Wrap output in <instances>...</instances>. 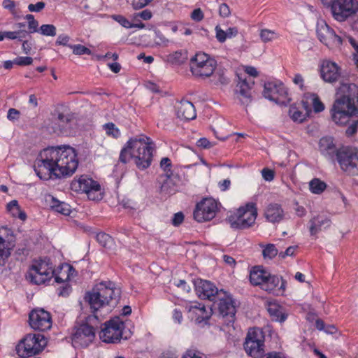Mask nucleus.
<instances>
[{"instance_id":"nucleus-50","label":"nucleus","mask_w":358,"mask_h":358,"mask_svg":"<svg viewBox=\"0 0 358 358\" xmlns=\"http://www.w3.org/2000/svg\"><path fill=\"white\" fill-rule=\"evenodd\" d=\"M113 18L125 28H132L133 25L127 19L122 15H113Z\"/></svg>"},{"instance_id":"nucleus-29","label":"nucleus","mask_w":358,"mask_h":358,"mask_svg":"<svg viewBox=\"0 0 358 358\" xmlns=\"http://www.w3.org/2000/svg\"><path fill=\"white\" fill-rule=\"evenodd\" d=\"M189 311L195 315V321L198 324L206 322L210 317L212 314V310L210 308L208 310L205 306L201 303L191 306Z\"/></svg>"},{"instance_id":"nucleus-4","label":"nucleus","mask_w":358,"mask_h":358,"mask_svg":"<svg viewBox=\"0 0 358 358\" xmlns=\"http://www.w3.org/2000/svg\"><path fill=\"white\" fill-rule=\"evenodd\" d=\"M319 148L321 153L332 159L336 155L341 169L351 176H358V150L355 148H343L337 150L333 138L323 137L320 140Z\"/></svg>"},{"instance_id":"nucleus-21","label":"nucleus","mask_w":358,"mask_h":358,"mask_svg":"<svg viewBox=\"0 0 358 358\" xmlns=\"http://www.w3.org/2000/svg\"><path fill=\"white\" fill-rule=\"evenodd\" d=\"M194 287L196 294L201 299H208L209 301H216L220 291L210 281L198 279L194 281Z\"/></svg>"},{"instance_id":"nucleus-1","label":"nucleus","mask_w":358,"mask_h":358,"mask_svg":"<svg viewBox=\"0 0 358 358\" xmlns=\"http://www.w3.org/2000/svg\"><path fill=\"white\" fill-rule=\"evenodd\" d=\"M78 166L74 148L69 145L49 147L39 153L34 162V171L41 180L71 176Z\"/></svg>"},{"instance_id":"nucleus-57","label":"nucleus","mask_w":358,"mask_h":358,"mask_svg":"<svg viewBox=\"0 0 358 358\" xmlns=\"http://www.w3.org/2000/svg\"><path fill=\"white\" fill-rule=\"evenodd\" d=\"M45 8V3L43 1H38L36 4H29L28 9L30 12H40Z\"/></svg>"},{"instance_id":"nucleus-46","label":"nucleus","mask_w":358,"mask_h":358,"mask_svg":"<svg viewBox=\"0 0 358 358\" xmlns=\"http://www.w3.org/2000/svg\"><path fill=\"white\" fill-rule=\"evenodd\" d=\"M25 18L28 20V27L29 33H34L38 31L37 27L38 26V22L34 19L33 15L28 14Z\"/></svg>"},{"instance_id":"nucleus-39","label":"nucleus","mask_w":358,"mask_h":358,"mask_svg":"<svg viewBox=\"0 0 358 358\" xmlns=\"http://www.w3.org/2000/svg\"><path fill=\"white\" fill-rule=\"evenodd\" d=\"M260 37L263 42L267 43L279 38V35L273 31L263 29L260 32Z\"/></svg>"},{"instance_id":"nucleus-54","label":"nucleus","mask_w":358,"mask_h":358,"mask_svg":"<svg viewBox=\"0 0 358 358\" xmlns=\"http://www.w3.org/2000/svg\"><path fill=\"white\" fill-rule=\"evenodd\" d=\"M204 15L201 8H196L191 13V18L196 22L201 21Z\"/></svg>"},{"instance_id":"nucleus-14","label":"nucleus","mask_w":358,"mask_h":358,"mask_svg":"<svg viewBox=\"0 0 358 358\" xmlns=\"http://www.w3.org/2000/svg\"><path fill=\"white\" fill-rule=\"evenodd\" d=\"M53 275L54 271L51 264L40 261L31 266L26 277L31 282L41 285L50 280Z\"/></svg>"},{"instance_id":"nucleus-48","label":"nucleus","mask_w":358,"mask_h":358,"mask_svg":"<svg viewBox=\"0 0 358 358\" xmlns=\"http://www.w3.org/2000/svg\"><path fill=\"white\" fill-rule=\"evenodd\" d=\"M14 62L18 66H28L32 64L33 59L30 57H18L14 59Z\"/></svg>"},{"instance_id":"nucleus-59","label":"nucleus","mask_w":358,"mask_h":358,"mask_svg":"<svg viewBox=\"0 0 358 358\" xmlns=\"http://www.w3.org/2000/svg\"><path fill=\"white\" fill-rule=\"evenodd\" d=\"M296 248L297 246L288 247L285 252H279V257L285 259L286 257L294 255Z\"/></svg>"},{"instance_id":"nucleus-52","label":"nucleus","mask_w":358,"mask_h":358,"mask_svg":"<svg viewBox=\"0 0 358 358\" xmlns=\"http://www.w3.org/2000/svg\"><path fill=\"white\" fill-rule=\"evenodd\" d=\"M153 0H134L132 6L134 9L138 10L148 5Z\"/></svg>"},{"instance_id":"nucleus-62","label":"nucleus","mask_w":358,"mask_h":358,"mask_svg":"<svg viewBox=\"0 0 358 358\" xmlns=\"http://www.w3.org/2000/svg\"><path fill=\"white\" fill-rule=\"evenodd\" d=\"M20 112L15 108H10L8 111L7 118L10 120H15L18 118Z\"/></svg>"},{"instance_id":"nucleus-8","label":"nucleus","mask_w":358,"mask_h":358,"mask_svg":"<svg viewBox=\"0 0 358 358\" xmlns=\"http://www.w3.org/2000/svg\"><path fill=\"white\" fill-rule=\"evenodd\" d=\"M73 191L78 193H85L90 200H101L102 194L100 185L87 176H80L75 178L71 184Z\"/></svg>"},{"instance_id":"nucleus-18","label":"nucleus","mask_w":358,"mask_h":358,"mask_svg":"<svg viewBox=\"0 0 358 358\" xmlns=\"http://www.w3.org/2000/svg\"><path fill=\"white\" fill-rule=\"evenodd\" d=\"M215 303H217V307L220 315L223 317H227L229 323L234 322L236 314L235 302L231 296L223 289L220 290L218 296Z\"/></svg>"},{"instance_id":"nucleus-56","label":"nucleus","mask_w":358,"mask_h":358,"mask_svg":"<svg viewBox=\"0 0 358 358\" xmlns=\"http://www.w3.org/2000/svg\"><path fill=\"white\" fill-rule=\"evenodd\" d=\"M178 352L174 349H168L165 351H164L159 358H178Z\"/></svg>"},{"instance_id":"nucleus-17","label":"nucleus","mask_w":358,"mask_h":358,"mask_svg":"<svg viewBox=\"0 0 358 358\" xmlns=\"http://www.w3.org/2000/svg\"><path fill=\"white\" fill-rule=\"evenodd\" d=\"M316 31L318 39L329 48H338L343 43L342 37L336 35L324 21L317 23Z\"/></svg>"},{"instance_id":"nucleus-9","label":"nucleus","mask_w":358,"mask_h":358,"mask_svg":"<svg viewBox=\"0 0 358 358\" xmlns=\"http://www.w3.org/2000/svg\"><path fill=\"white\" fill-rule=\"evenodd\" d=\"M47 345V341L42 334H28L17 345L16 351L18 355H27V357L34 355L41 352Z\"/></svg>"},{"instance_id":"nucleus-37","label":"nucleus","mask_w":358,"mask_h":358,"mask_svg":"<svg viewBox=\"0 0 358 358\" xmlns=\"http://www.w3.org/2000/svg\"><path fill=\"white\" fill-rule=\"evenodd\" d=\"M27 34L28 32L24 29H18L14 31H4V38H6L10 40L17 39L21 41Z\"/></svg>"},{"instance_id":"nucleus-16","label":"nucleus","mask_w":358,"mask_h":358,"mask_svg":"<svg viewBox=\"0 0 358 358\" xmlns=\"http://www.w3.org/2000/svg\"><path fill=\"white\" fill-rule=\"evenodd\" d=\"M15 236L8 227L0 228V266H4L15 247Z\"/></svg>"},{"instance_id":"nucleus-32","label":"nucleus","mask_w":358,"mask_h":358,"mask_svg":"<svg viewBox=\"0 0 358 358\" xmlns=\"http://www.w3.org/2000/svg\"><path fill=\"white\" fill-rule=\"evenodd\" d=\"M50 207L55 211L64 215H69L71 213V206L68 203L59 201L54 197H51Z\"/></svg>"},{"instance_id":"nucleus-41","label":"nucleus","mask_w":358,"mask_h":358,"mask_svg":"<svg viewBox=\"0 0 358 358\" xmlns=\"http://www.w3.org/2000/svg\"><path fill=\"white\" fill-rule=\"evenodd\" d=\"M166 179L164 180L163 183L161 185V192L166 194H170L172 193L173 189L171 188L173 182L171 179V175L165 176Z\"/></svg>"},{"instance_id":"nucleus-40","label":"nucleus","mask_w":358,"mask_h":358,"mask_svg":"<svg viewBox=\"0 0 358 358\" xmlns=\"http://www.w3.org/2000/svg\"><path fill=\"white\" fill-rule=\"evenodd\" d=\"M103 129L108 136H113V138H118L120 136V131L115 124L109 122L103 125Z\"/></svg>"},{"instance_id":"nucleus-23","label":"nucleus","mask_w":358,"mask_h":358,"mask_svg":"<svg viewBox=\"0 0 358 358\" xmlns=\"http://www.w3.org/2000/svg\"><path fill=\"white\" fill-rule=\"evenodd\" d=\"M286 282L278 275L268 272L262 289L275 295H282L285 291Z\"/></svg>"},{"instance_id":"nucleus-19","label":"nucleus","mask_w":358,"mask_h":358,"mask_svg":"<svg viewBox=\"0 0 358 358\" xmlns=\"http://www.w3.org/2000/svg\"><path fill=\"white\" fill-rule=\"evenodd\" d=\"M30 327L34 330L45 331L50 329L52 322L50 313L43 308L33 310L29 315Z\"/></svg>"},{"instance_id":"nucleus-44","label":"nucleus","mask_w":358,"mask_h":358,"mask_svg":"<svg viewBox=\"0 0 358 358\" xmlns=\"http://www.w3.org/2000/svg\"><path fill=\"white\" fill-rule=\"evenodd\" d=\"M155 45L157 46H167L169 40L166 38L159 31H155Z\"/></svg>"},{"instance_id":"nucleus-36","label":"nucleus","mask_w":358,"mask_h":358,"mask_svg":"<svg viewBox=\"0 0 358 358\" xmlns=\"http://www.w3.org/2000/svg\"><path fill=\"white\" fill-rule=\"evenodd\" d=\"M96 241L99 243L106 248H110L113 245V240L108 234L101 232L96 234Z\"/></svg>"},{"instance_id":"nucleus-5","label":"nucleus","mask_w":358,"mask_h":358,"mask_svg":"<svg viewBox=\"0 0 358 358\" xmlns=\"http://www.w3.org/2000/svg\"><path fill=\"white\" fill-rule=\"evenodd\" d=\"M121 290L111 281L101 282L85 294V300L94 313L99 309L116 306L120 299Z\"/></svg>"},{"instance_id":"nucleus-20","label":"nucleus","mask_w":358,"mask_h":358,"mask_svg":"<svg viewBox=\"0 0 358 358\" xmlns=\"http://www.w3.org/2000/svg\"><path fill=\"white\" fill-rule=\"evenodd\" d=\"M217 209V205L214 199H204L197 203L194 211V217L199 222L210 220L215 216Z\"/></svg>"},{"instance_id":"nucleus-25","label":"nucleus","mask_w":358,"mask_h":358,"mask_svg":"<svg viewBox=\"0 0 358 358\" xmlns=\"http://www.w3.org/2000/svg\"><path fill=\"white\" fill-rule=\"evenodd\" d=\"M177 117L182 120L189 121L196 118L194 106L188 101H181L176 107Z\"/></svg>"},{"instance_id":"nucleus-49","label":"nucleus","mask_w":358,"mask_h":358,"mask_svg":"<svg viewBox=\"0 0 358 358\" xmlns=\"http://www.w3.org/2000/svg\"><path fill=\"white\" fill-rule=\"evenodd\" d=\"M160 166L165 171V176L171 175V160L168 157L162 158L160 162Z\"/></svg>"},{"instance_id":"nucleus-34","label":"nucleus","mask_w":358,"mask_h":358,"mask_svg":"<svg viewBox=\"0 0 358 358\" xmlns=\"http://www.w3.org/2000/svg\"><path fill=\"white\" fill-rule=\"evenodd\" d=\"M327 185L318 178H314L309 182V189L313 194H320L326 189Z\"/></svg>"},{"instance_id":"nucleus-63","label":"nucleus","mask_w":358,"mask_h":358,"mask_svg":"<svg viewBox=\"0 0 358 358\" xmlns=\"http://www.w3.org/2000/svg\"><path fill=\"white\" fill-rule=\"evenodd\" d=\"M343 42H348L353 48L357 52L358 54V43L356 41L355 39H354L352 36H346L345 38H342Z\"/></svg>"},{"instance_id":"nucleus-12","label":"nucleus","mask_w":358,"mask_h":358,"mask_svg":"<svg viewBox=\"0 0 358 358\" xmlns=\"http://www.w3.org/2000/svg\"><path fill=\"white\" fill-rule=\"evenodd\" d=\"M263 95L266 99L280 105H286L290 101L287 88L278 81L266 83Z\"/></svg>"},{"instance_id":"nucleus-55","label":"nucleus","mask_w":358,"mask_h":358,"mask_svg":"<svg viewBox=\"0 0 358 358\" xmlns=\"http://www.w3.org/2000/svg\"><path fill=\"white\" fill-rule=\"evenodd\" d=\"M184 220V215L181 212H178L173 215L171 223L173 226H179Z\"/></svg>"},{"instance_id":"nucleus-26","label":"nucleus","mask_w":358,"mask_h":358,"mask_svg":"<svg viewBox=\"0 0 358 358\" xmlns=\"http://www.w3.org/2000/svg\"><path fill=\"white\" fill-rule=\"evenodd\" d=\"M303 106L307 112H310V106L313 108L315 113H320L324 110V105L320 99L317 94L314 93H307L304 95L302 101Z\"/></svg>"},{"instance_id":"nucleus-60","label":"nucleus","mask_w":358,"mask_h":358,"mask_svg":"<svg viewBox=\"0 0 358 358\" xmlns=\"http://www.w3.org/2000/svg\"><path fill=\"white\" fill-rule=\"evenodd\" d=\"M8 210L12 212L13 215L15 216V213L19 212L20 207L16 200H13L7 204Z\"/></svg>"},{"instance_id":"nucleus-2","label":"nucleus","mask_w":358,"mask_h":358,"mask_svg":"<svg viewBox=\"0 0 358 358\" xmlns=\"http://www.w3.org/2000/svg\"><path fill=\"white\" fill-rule=\"evenodd\" d=\"M358 103V80L354 83H341L331 109L332 120L339 125H345L357 111L355 99Z\"/></svg>"},{"instance_id":"nucleus-13","label":"nucleus","mask_w":358,"mask_h":358,"mask_svg":"<svg viewBox=\"0 0 358 358\" xmlns=\"http://www.w3.org/2000/svg\"><path fill=\"white\" fill-rule=\"evenodd\" d=\"M257 216V208L253 202L246 203L240 207L236 215V220L231 226L238 229H246L255 224Z\"/></svg>"},{"instance_id":"nucleus-31","label":"nucleus","mask_w":358,"mask_h":358,"mask_svg":"<svg viewBox=\"0 0 358 358\" xmlns=\"http://www.w3.org/2000/svg\"><path fill=\"white\" fill-rule=\"evenodd\" d=\"M267 310L274 321L282 322L287 318V315L282 311V308L276 303H269Z\"/></svg>"},{"instance_id":"nucleus-3","label":"nucleus","mask_w":358,"mask_h":358,"mask_svg":"<svg viewBox=\"0 0 358 358\" xmlns=\"http://www.w3.org/2000/svg\"><path fill=\"white\" fill-rule=\"evenodd\" d=\"M154 143L150 138L141 134L131 138L120 154V161L126 164L133 159L139 169L148 168L152 160Z\"/></svg>"},{"instance_id":"nucleus-28","label":"nucleus","mask_w":358,"mask_h":358,"mask_svg":"<svg viewBox=\"0 0 358 358\" xmlns=\"http://www.w3.org/2000/svg\"><path fill=\"white\" fill-rule=\"evenodd\" d=\"M310 233L311 236H315L320 231L327 229L331 225V220L324 215H317L313 217L310 222Z\"/></svg>"},{"instance_id":"nucleus-22","label":"nucleus","mask_w":358,"mask_h":358,"mask_svg":"<svg viewBox=\"0 0 358 358\" xmlns=\"http://www.w3.org/2000/svg\"><path fill=\"white\" fill-rule=\"evenodd\" d=\"M254 84L255 82L251 78L244 79L239 78V81L236 86L235 92L243 104L248 105L250 103L252 100L251 91Z\"/></svg>"},{"instance_id":"nucleus-53","label":"nucleus","mask_w":358,"mask_h":358,"mask_svg":"<svg viewBox=\"0 0 358 358\" xmlns=\"http://www.w3.org/2000/svg\"><path fill=\"white\" fill-rule=\"evenodd\" d=\"M231 13L229 6L227 3H221L219 6V14L222 17L229 16Z\"/></svg>"},{"instance_id":"nucleus-45","label":"nucleus","mask_w":358,"mask_h":358,"mask_svg":"<svg viewBox=\"0 0 358 358\" xmlns=\"http://www.w3.org/2000/svg\"><path fill=\"white\" fill-rule=\"evenodd\" d=\"M2 6L3 8L8 10L15 17L17 15L16 3L13 0H3L2 2Z\"/></svg>"},{"instance_id":"nucleus-51","label":"nucleus","mask_w":358,"mask_h":358,"mask_svg":"<svg viewBox=\"0 0 358 358\" xmlns=\"http://www.w3.org/2000/svg\"><path fill=\"white\" fill-rule=\"evenodd\" d=\"M215 30L217 41L220 43H224L227 38L226 31L222 30L218 25L215 27Z\"/></svg>"},{"instance_id":"nucleus-11","label":"nucleus","mask_w":358,"mask_h":358,"mask_svg":"<svg viewBox=\"0 0 358 358\" xmlns=\"http://www.w3.org/2000/svg\"><path fill=\"white\" fill-rule=\"evenodd\" d=\"M75 122L73 113L68 110L56 109L53 113V131L58 134H71Z\"/></svg>"},{"instance_id":"nucleus-30","label":"nucleus","mask_w":358,"mask_h":358,"mask_svg":"<svg viewBox=\"0 0 358 358\" xmlns=\"http://www.w3.org/2000/svg\"><path fill=\"white\" fill-rule=\"evenodd\" d=\"M268 272L262 266L254 267L250 273V282L254 285L262 287L266 276H268Z\"/></svg>"},{"instance_id":"nucleus-7","label":"nucleus","mask_w":358,"mask_h":358,"mask_svg":"<svg viewBox=\"0 0 358 358\" xmlns=\"http://www.w3.org/2000/svg\"><path fill=\"white\" fill-rule=\"evenodd\" d=\"M215 67V60L204 52L196 53L190 60L191 72L198 78L210 77Z\"/></svg>"},{"instance_id":"nucleus-64","label":"nucleus","mask_w":358,"mask_h":358,"mask_svg":"<svg viewBox=\"0 0 358 358\" xmlns=\"http://www.w3.org/2000/svg\"><path fill=\"white\" fill-rule=\"evenodd\" d=\"M197 146L201 147L203 148H208L212 146L211 143L206 138H200L197 143Z\"/></svg>"},{"instance_id":"nucleus-6","label":"nucleus","mask_w":358,"mask_h":358,"mask_svg":"<svg viewBox=\"0 0 358 358\" xmlns=\"http://www.w3.org/2000/svg\"><path fill=\"white\" fill-rule=\"evenodd\" d=\"M98 315L93 314L87 317L86 322L75 329L72 334V344L75 348H85L95 338V328L99 324Z\"/></svg>"},{"instance_id":"nucleus-10","label":"nucleus","mask_w":358,"mask_h":358,"mask_svg":"<svg viewBox=\"0 0 358 358\" xmlns=\"http://www.w3.org/2000/svg\"><path fill=\"white\" fill-rule=\"evenodd\" d=\"M244 348L248 355L259 358L264 353V334L259 328L250 329L248 333Z\"/></svg>"},{"instance_id":"nucleus-47","label":"nucleus","mask_w":358,"mask_h":358,"mask_svg":"<svg viewBox=\"0 0 358 358\" xmlns=\"http://www.w3.org/2000/svg\"><path fill=\"white\" fill-rule=\"evenodd\" d=\"M182 358H207L202 352L196 350H188L182 355Z\"/></svg>"},{"instance_id":"nucleus-24","label":"nucleus","mask_w":358,"mask_h":358,"mask_svg":"<svg viewBox=\"0 0 358 358\" xmlns=\"http://www.w3.org/2000/svg\"><path fill=\"white\" fill-rule=\"evenodd\" d=\"M320 73L324 81L333 83L340 78L341 69L335 62L324 61L321 66Z\"/></svg>"},{"instance_id":"nucleus-61","label":"nucleus","mask_w":358,"mask_h":358,"mask_svg":"<svg viewBox=\"0 0 358 358\" xmlns=\"http://www.w3.org/2000/svg\"><path fill=\"white\" fill-rule=\"evenodd\" d=\"M69 40H70V38L69 36L65 35V34H61V35L58 36L57 41H56V44L61 45H66L68 42L69 41Z\"/></svg>"},{"instance_id":"nucleus-38","label":"nucleus","mask_w":358,"mask_h":358,"mask_svg":"<svg viewBox=\"0 0 358 358\" xmlns=\"http://www.w3.org/2000/svg\"><path fill=\"white\" fill-rule=\"evenodd\" d=\"M289 113L292 119L294 122H302L304 120H306V117L308 116L310 113V112H307V110H306V113H303L296 108H291Z\"/></svg>"},{"instance_id":"nucleus-42","label":"nucleus","mask_w":358,"mask_h":358,"mask_svg":"<svg viewBox=\"0 0 358 358\" xmlns=\"http://www.w3.org/2000/svg\"><path fill=\"white\" fill-rule=\"evenodd\" d=\"M72 50L73 54L76 55H91V50L86 48L85 46L78 44V45H69Z\"/></svg>"},{"instance_id":"nucleus-58","label":"nucleus","mask_w":358,"mask_h":358,"mask_svg":"<svg viewBox=\"0 0 358 358\" xmlns=\"http://www.w3.org/2000/svg\"><path fill=\"white\" fill-rule=\"evenodd\" d=\"M263 178L266 181H271L274 178V171L268 169H263L262 171Z\"/></svg>"},{"instance_id":"nucleus-33","label":"nucleus","mask_w":358,"mask_h":358,"mask_svg":"<svg viewBox=\"0 0 358 358\" xmlns=\"http://www.w3.org/2000/svg\"><path fill=\"white\" fill-rule=\"evenodd\" d=\"M260 246L262 248V255L265 259H272L277 255H279V252L275 245L272 243L266 245L261 244Z\"/></svg>"},{"instance_id":"nucleus-27","label":"nucleus","mask_w":358,"mask_h":358,"mask_svg":"<svg viewBox=\"0 0 358 358\" xmlns=\"http://www.w3.org/2000/svg\"><path fill=\"white\" fill-rule=\"evenodd\" d=\"M266 220L271 223L280 222L283 220L284 211L281 206L276 203L269 204L264 210Z\"/></svg>"},{"instance_id":"nucleus-15","label":"nucleus","mask_w":358,"mask_h":358,"mask_svg":"<svg viewBox=\"0 0 358 358\" xmlns=\"http://www.w3.org/2000/svg\"><path fill=\"white\" fill-rule=\"evenodd\" d=\"M100 338L105 343H115L119 342L122 336L124 323L118 318H114L105 322Z\"/></svg>"},{"instance_id":"nucleus-43","label":"nucleus","mask_w":358,"mask_h":358,"mask_svg":"<svg viewBox=\"0 0 358 358\" xmlns=\"http://www.w3.org/2000/svg\"><path fill=\"white\" fill-rule=\"evenodd\" d=\"M40 32L44 36H55L56 27L53 24H43L40 27Z\"/></svg>"},{"instance_id":"nucleus-35","label":"nucleus","mask_w":358,"mask_h":358,"mask_svg":"<svg viewBox=\"0 0 358 358\" xmlns=\"http://www.w3.org/2000/svg\"><path fill=\"white\" fill-rule=\"evenodd\" d=\"M187 52L180 50L169 55V60L173 64H181L187 59Z\"/></svg>"}]
</instances>
